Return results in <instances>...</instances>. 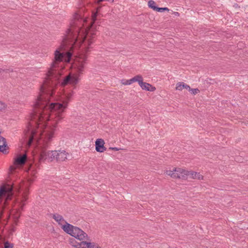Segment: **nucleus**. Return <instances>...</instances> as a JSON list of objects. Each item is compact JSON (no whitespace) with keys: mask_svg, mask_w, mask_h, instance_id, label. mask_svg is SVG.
<instances>
[{"mask_svg":"<svg viewBox=\"0 0 248 248\" xmlns=\"http://www.w3.org/2000/svg\"><path fill=\"white\" fill-rule=\"evenodd\" d=\"M71 59H54L50 68L46 74V77L43 84L40 87V92L34 105L33 111L31 114V121L25 130L26 146L30 147L31 145L41 148L40 155L34 158L33 164L29 165L28 172L31 175L35 176L37 172L36 168H39L40 163L46 159L50 161L51 151H47L54 134V130L45 131L37 135L38 131L35 127L39 128L46 126V122L52 121L51 125L54 128L56 127L58 122L62 119V113L67 108V104L72 95V93L65 94L62 97L59 102H51V99L54 98V90L59 81L60 74L55 68L58 62L65 61L69 62Z\"/></svg>","mask_w":248,"mask_h":248,"instance_id":"1","label":"nucleus"},{"mask_svg":"<svg viewBox=\"0 0 248 248\" xmlns=\"http://www.w3.org/2000/svg\"><path fill=\"white\" fill-rule=\"evenodd\" d=\"M53 218L59 224H62V222H65V224L62 225V230L67 233L75 237L76 238L82 240L86 237H87V234L79 228L74 226L73 225L66 222L62 216L58 214H52Z\"/></svg>","mask_w":248,"mask_h":248,"instance_id":"2","label":"nucleus"},{"mask_svg":"<svg viewBox=\"0 0 248 248\" xmlns=\"http://www.w3.org/2000/svg\"><path fill=\"white\" fill-rule=\"evenodd\" d=\"M86 59V56L84 55L78 58V60L75 63L76 66V68L78 74L73 76L69 75L65 77L62 82V86H64L68 84H72L74 85H75L78 83L79 80L78 77L79 76L80 74L83 73L84 64Z\"/></svg>","mask_w":248,"mask_h":248,"instance_id":"3","label":"nucleus"},{"mask_svg":"<svg viewBox=\"0 0 248 248\" xmlns=\"http://www.w3.org/2000/svg\"><path fill=\"white\" fill-rule=\"evenodd\" d=\"M78 21L75 20L70 23V28L66 31V36L64 39L69 42L75 43L79 35L81 29L78 26Z\"/></svg>","mask_w":248,"mask_h":248,"instance_id":"4","label":"nucleus"},{"mask_svg":"<svg viewBox=\"0 0 248 248\" xmlns=\"http://www.w3.org/2000/svg\"><path fill=\"white\" fill-rule=\"evenodd\" d=\"M14 195V187L8 186L5 187L2 186L0 187V215L1 214V210L7 200L11 199Z\"/></svg>","mask_w":248,"mask_h":248,"instance_id":"5","label":"nucleus"},{"mask_svg":"<svg viewBox=\"0 0 248 248\" xmlns=\"http://www.w3.org/2000/svg\"><path fill=\"white\" fill-rule=\"evenodd\" d=\"M167 175L170 176L172 178L186 179V176H189L188 171L186 170L180 168H175L173 170H169L166 171Z\"/></svg>","mask_w":248,"mask_h":248,"instance_id":"6","label":"nucleus"},{"mask_svg":"<svg viewBox=\"0 0 248 248\" xmlns=\"http://www.w3.org/2000/svg\"><path fill=\"white\" fill-rule=\"evenodd\" d=\"M32 182V180H30V182H26V183H24L22 185L20 186L19 189H17L18 192H19V190L22 192V202H25L27 200V195L29 193V187Z\"/></svg>","mask_w":248,"mask_h":248,"instance_id":"7","label":"nucleus"},{"mask_svg":"<svg viewBox=\"0 0 248 248\" xmlns=\"http://www.w3.org/2000/svg\"><path fill=\"white\" fill-rule=\"evenodd\" d=\"M104 140L101 139H98L95 141V150L97 152L102 153L106 151V148L104 146Z\"/></svg>","mask_w":248,"mask_h":248,"instance_id":"8","label":"nucleus"},{"mask_svg":"<svg viewBox=\"0 0 248 248\" xmlns=\"http://www.w3.org/2000/svg\"><path fill=\"white\" fill-rule=\"evenodd\" d=\"M139 85L142 90L154 92L156 89L155 87L152 86L150 84L143 82V79L140 82Z\"/></svg>","mask_w":248,"mask_h":248,"instance_id":"9","label":"nucleus"},{"mask_svg":"<svg viewBox=\"0 0 248 248\" xmlns=\"http://www.w3.org/2000/svg\"><path fill=\"white\" fill-rule=\"evenodd\" d=\"M67 154L65 151H57V157H56V160L58 162H62L64 161L67 159Z\"/></svg>","mask_w":248,"mask_h":248,"instance_id":"10","label":"nucleus"},{"mask_svg":"<svg viewBox=\"0 0 248 248\" xmlns=\"http://www.w3.org/2000/svg\"><path fill=\"white\" fill-rule=\"evenodd\" d=\"M8 148L6 139L0 136V152L3 153H6V150Z\"/></svg>","mask_w":248,"mask_h":248,"instance_id":"11","label":"nucleus"},{"mask_svg":"<svg viewBox=\"0 0 248 248\" xmlns=\"http://www.w3.org/2000/svg\"><path fill=\"white\" fill-rule=\"evenodd\" d=\"M27 155L24 154L22 155H19L15 160V164L16 165H21L25 164L27 160Z\"/></svg>","mask_w":248,"mask_h":248,"instance_id":"12","label":"nucleus"},{"mask_svg":"<svg viewBox=\"0 0 248 248\" xmlns=\"http://www.w3.org/2000/svg\"><path fill=\"white\" fill-rule=\"evenodd\" d=\"M101 8V5H98V6L96 7V11L93 12L92 14V21L90 24V26L89 27L90 28H92L93 25V24L95 23L96 20V17L98 15V12L99 11L100 8Z\"/></svg>","mask_w":248,"mask_h":248,"instance_id":"13","label":"nucleus"},{"mask_svg":"<svg viewBox=\"0 0 248 248\" xmlns=\"http://www.w3.org/2000/svg\"><path fill=\"white\" fill-rule=\"evenodd\" d=\"M183 89L189 90V89H190V87L188 85L183 82H179L176 84V90L182 91Z\"/></svg>","mask_w":248,"mask_h":248,"instance_id":"14","label":"nucleus"},{"mask_svg":"<svg viewBox=\"0 0 248 248\" xmlns=\"http://www.w3.org/2000/svg\"><path fill=\"white\" fill-rule=\"evenodd\" d=\"M82 245H86V247H82V248H94L95 244L94 243L82 241L81 242V246Z\"/></svg>","mask_w":248,"mask_h":248,"instance_id":"15","label":"nucleus"},{"mask_svg":"<svg viewBox=\"0 0 248 248\" xmlns=\"http://www.w3.org/2000/svg\"><path fill=\"white\" fill-rule=\"evenodd\" d=\"M142 79H143V78L141 75H138L135 76L134 77H133V78H131L130 81L132 82V83L134 82L137 81L138 82L139 84L140 85V83L142 81Z\"/></svg>","mask_w":248,"mask_h":248,"instance_id":"16","label":"nucleus"},{"mask_svg":"<svg viewBox=\"0 0 248 248\" xmlns=\"http://www.w3.org/2000/svg\"><path fill=\"white\" fill-rule=\"evenodd\" d=\"M148 6L155 11H156L157 7L155 5V3L154 0H150L148 1Z\"/></svg>","mask_w":248,"mask_h":248,"instance_id":"17","label":"nucleus"},{"mask_svg":"<svg viewBox=\"0 0 248 248\" xmlns=\"http://www.w3.org/2000/svg\"><path fill=\"white\" fill-rule=\"evenodd\" d=\"M188 172L189 173V176H191V177H192L194 179H196L197 178H200V173H197L196 172H194V171H188Z\"/></svg>","mask_w":248,"mask_h":248,"instance_id":"18","label":"nucleus"},{"mask_svg":"<svg viewBox=\"0 0 248 248\" xmlns=\"http://www.w3.org/2000/svg\"><path fill=\"white\" fill-rule=\"evenodd\" d=\"M50 154H51L50 155V161H52L54 159H56V157H57V151H51L50 153H49Z\"/></svg>","mask_w":248,"mask_h":248,"instance_id":"19","label":"nucleus"},{"mask_svg":"<svg viewBox=\"0 0 248 248\" xmlns=\"http://www.w3.org/2000/svg\"><path fill=\"white\" fill-rule=\"evenodd\" d=\"M188 91L191 93V94L193 95H195L200 93V90H199L198 88L191 89L190 88V89H189Z\"/></svg>","mask_w":248,"mask_h":248,"instance_id":"20","label":"nucleus"},{"mask_svg":"<svg viewBox=\"0 0 248 248\" xmlns=\"http://www.w3.org/2000/svg\"><path fill=\"white\" fill-rule=\"evenodd\" d=\"M14 245L12 243H9L8 241H6L4 243V248H13Z\"/></svg>","mask_w":248,"mask_h":248,"instance_id":"21","label":"nucleus"},{"mask_svg":"<svg viewBox=\"0 0 248 248\" xmlns=\"http://www.w3.org/2000/svg\"><path fill=\"white\" fill-rule=\"evenodd\" d=\"M121 83L124 85H127L131 84L132 82L130 81V79L128 80L123 79L121 80Z\"/></svg>","mask_w":248,"mask_h":248,"instance_id":"22","label":"nucleus"},{"mask_svg":"<svg viewBox=\"0 0 248 248\" xmlns=\"http://www.w3.org/2000/svg\"><path fill=\"white\" fill-rule=\"evenodd\" d=\"M169 10L167 7L159 8L157 7L156 11L159 12H163L165 11H168Z\"/></svg>","mask_w":248,"mask_h":248,"instance_id":"23","label":"nucleus"},{"mask_svg":"<svg viewBox=\"0 0 248 248\" xmlns=\"http://www.w3.org/2000/svg\"><path fill=\"white\" fill-rule=\"evenodd\" d=\"M114 0H95V2L98 4L100 5L101 4V3L103 1H111L113 2Z\"/></svg>","mask_w":248,"mask_h":248,"instance_id":"24","label":"nucleus"},{"mask_svg":"<svg viewBox=\"0 0 248 248\" xmlns=\"http://www.w3.org/2000/svg\"><path fill=\"white\" fill-rule=\"evenodd\" d=\"M89 32H88L87 33V35H86V39H87V43H88V45H90L92 43V42L91 41V39H87V37L88 36H89Z\"/></svg>","mask_w":248,"mask_h":248,"instance_id":"25","label":"nucleus"},{"mask_svg":"<svg viewBox=\"0 0 248 248\" xmlns=\"http://www.w3.org/2000/svg\"><path fill=\"white\" fill-rule=\"evenodd\" d=\"M5 107V104L3 103L2 102L0 101V110H2Z\"/></svg>","mask_w":248,"mask_h":248,"instance_id":"26","label":"nucleus"},{"mask_svg":"<svg viewBox=\"0 0 248 248\" xmlns=\"http://www.w3.org/2000/svg\"><path fill=\"white\" fill-rule=\"evenodd\" d=\"M109 149L114 150V151H119V150H120V149L118 148L117 147H110Z\"/></svg>","mask_w":248,"mask_h":248,"instance_id":"27","label":"nucleus"},{"mask_svg":"<svg viewBox=\"0 0 248 248\" xmlns=\"http://www.w3.org/2000/svg\"><path fill=\"white\" fill-rule=\"evenodd\" d=\"M94 248H101V247L95 244V246Z\"/></svg>","mask_w":248,"mask_h":248,"instance_id":"28","label":"nucleus"},{"mask_svg":"<svg viewBox=\"0 0 248 248\" xmlns=\"http://www.w3.org/2000/svg\"><path fill=\"white\" fill-rule=\"evenodd\" d=\"M24 205V203H23V204L21 205V209H22H22H23V207Z\"/></svg>","mask_w":248,"mask_h":248,"instance_id":"29","label":"nucleus"},{"mask_svg":"<svg viewBox=\"0 0 248 248\" xmlns=\"http://www.w3.org/2000/svg\"><path fill=\"white\" fill-rule=\"evenodd\" d=\"M80 246L82 248V247H86V245H82L81 246V243L80 244Z\"/></svg>","mask_w":248,"mask_h":248,"instance_id":"30","label":"nucleus"}]
</instances>
